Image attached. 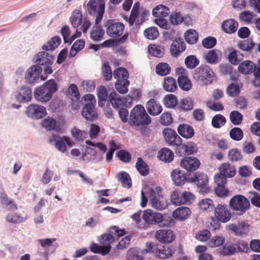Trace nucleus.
<instances>
[{"label":"nucleus","mask_w":260,"mask_h":260,"mask_svg":"<svg viewBox=\"0 0 260 260\" xmlns=\"http://www.w3.org/2000/svg\"><path fill=\"white\" fill-rule=\"evenodd\" d=\"M87 9L90 14L95 16V24L90 31V38L94 41H100L105 35L104 29L99 25L104 13V3L102 0L98 2L89 1L87 5Z\"/></svg>","instance_id":"1"},{"label":"nucleus","mask_w":260,"mask_h":260,"mask_svg":"<svg viewBox=\"0 0 260 260\" xmlns=\"http://www.w3.org/2000/svg\"><path fill=\"white\" fill-rule=\"evenodd\" d=\"M143 189L141 191V203L142 207L146 206L149 200V204L154 208L162 210L167 207L168 204L166 199L161 194L160 187L149 188Z\"/></svg>","instance_id":"2"},{"label":"nucleus","mask_w":260,"mask_h":260,"mask_svg":"<svg viewBox=\"0 0 260 260\" xmlns=\"http://www.w3.org/2000/svg\"><path fill=\"white\" fill-rule=\"evenodd\" d=\"M57 90V83L54 80L51 79L46 82L36 90L35 96L38 101L47 102L50 100L52 94Z\"/></svg>","instance_id":"3"},{"label":"nucleus","mask_w":260,"mask_h":260,"mask_svg":"<svg viewBox=\"0 0 260 260\" xmlns=\"http://www.w3.org/2000/svg\"><path fill=\"white\" fill-rule=\"evenodd\" d=\"M142 217L143 220L148 223L159 224L162 226H171L174 224V220L170 217H164L161 213L150 209L144 211Z\"/></svg>","instance_id":"4"},{"label":"nucleus","mask_w":260,"mask_h":260,"mask_svg":"<svg viewBox=\"0 0 260 260\" xmlns=\"http://www.w3.org/2000/svg\"><path fill=\"white\" fill-rule=\"evenodd\" d=\"M150 122L151 118L146 113L144 107L138 105L132 110L129 116V123L131 125H147Z\"/></svg>","instance_id":"5"},{"label":"nucleus","mask_w":260,"mask_h":260,"mask_svg":"<svg viewBox=\"0 0 260 260\" xmlns=\"http://www.w3.org/2000/svg\"><path fill=\"white\" fill-rule=\"evenodd\" d=\"M215 218H212L210 224L213 230H216L220 226L219 222H227L231 218V213L227 205L218 204L214 208Z\"/></svg>","instance_id":"6"},{"label":"nucleus","mask_w":260,"mask_h":260,"mask_svg":"<svg viewBox=\"0 0 260 260\" xmlns=\"http://www.w3.org/2000/svg\"><path fill=\"white\" fill-rule=\"evenodd\" d=\"M156 248L153 243L147 242L145 248L143 249H129L127 254V258L128 260H143L144 258H148L150 254L155 255Z\"/></svg>","instance_id":"7"},{"label":"nucleus","mask_w":260,"mask_h":260,"mask_svg":"<svg viewBox=\"0 0 260 260\" xmlns=\"http://www.w3.org/2000/svg\"><path fill=\"white\" fill-rule=\"evenodd\" d=\"M193 79L198 81L201 85L211 84L215 80V77L212 70L207 66H201L196 70Z\"/></svg>","instance_id":"8"},{"label":"nucleus","mask_w":260,"mask_h":260,"mask_svg":"<svg viewBox=\"0 0 260 260\" xmlns=\"http://www.w3.org/2000/svg\"><path fill=\"white\" fill-rule=\"evenodd\" d=\"M91 25L89 20L85 19L80 29H77L74 34L71 35L69 27L64 25L61 29V34L65 43L71 44L75 39L81 36L82 31L86 32Z\"/></svg>","instance_id":"9"},{"label":"nucleus","mask_w":260,"mask_h":260,"mask_svg":"<svg viewBox=\"0 0 260 260\" xmlns=\"http://www.w3.org/2000/svg\"><path fill=\"white\" fill-rule=\"evenodd\" d=\"M110 232L111 234H105L101 236L100 239V242L103 245L102 253L106 254L110 250V244L113 241L114 238L111 234L115 236L120 237L124 235V231L123 230H119L116 226H113L110 228Z\"/></svg>","instance_id":"10"},{"label":"nucleus","mask_w":260,"mask_h":260,"mask_svg":"<svg viewBox=\"0 0 260 260\" xmlns=\"http://www.w3.org/2000/svg\"><path fill=\"white\" fill-rule=\"evenodd\" d=\"M49 143L61 153H64L67 149V145L72 147L74 142L71 139L66 136H61L58 134L51 135L49 139Z\"/></svg>","instance_id":"11"},{"label":"nucleus","mask_w":260,"mask_h":260,"mask_svg":"<svg viewBox=\"0 0 260 260\" xmlns=\"http://www.w3.org/2000/svg\"><path fill=\"white\" fill-rule=\"evenodd\" d=\"M34 60L40 66L43 67L45 74H51L52 73L53 56L52 55L44 51L39 52L35 57Z\"/></svg>","instance_id":"12"},{"label":"nucleus","mask_w":260,"mask_h":260,"mask_svg":"<svg viewBox=\"0 0 260 260\" xmlns=\"http://www.w3.org/2000/svg\"><path fill=\"white\" fill-rule=\"evenodd\" d=\"M110 102L114 108H121L122 107H130L132 105L133 99L130 96L122 98L118 93L113 91L109 96Z\"/></svg>","instance_id":"13"},{"label":"nucleus","mask_w":260,"mask_h":260,"mask_svg":"<svg viewBox=\"0 0 260 260\" xmlns=\"http://www.w3.org/2000/svg\"><path fill=\"white\" fill-rule=\"evenodd\" d=\"M43 69L38 65H34L29 68L25 72V80L29 84H35L38 82L40 78L42 81L46 80V78L41 75Z\"/></svg>","instance_id":"14"},{"label":"nucleus","mask_w":260,"mask_h":260,"mask_svg":"<svg viewBox=\"0 0 260 260\" xmlns=\"http://www.w3.org/2000/svg\"><path fill=\"white\" fill-rule=\"evenodd\" d=\"M230 206L234 210L243 212L249 208L250 204L248 200L244 196L237 195L231 199Z\"/></svg>","instance_id":"15"},{"label":"nucleus","mask_w":260,"mask_h":260,"mask_svg":"<svg viewBox=\"0 0 260 260\" xmlns=\"http://www.w3.org/2000/svg\"><path fill=\"white\" fill-rule=\"evenodd\" d=\"M107 34L113 38H116L122 35L124 29L123 23L118 22H114L110 20L106 24Z\"/></svg>","instance_id":"16"},{"label":"nucleus","mask_w":260,"mask_h":260,"mask_svg":"<svg viewBox=\"0 0 260 260\" xmlns=\"http://www.w3.org/2000/svg\"><path fill=\"white\" fill-rule=\"evenodd\" d=\"M25 113L31 118L39 119L45 116L47 112L46 108L43 106L31 104L26 108Z\"/></svg>","instance_id":"17"},{"label":"nucleus","mask_w":260,"mask_h":260,"mask_svg":"<svg viewBox=\"0 0 260 260\" xmlns=\"http://www.w3.org/2000/svg\"><path fill=\"white\" fill-rule=\"evenodd\" d=\"M176 73L178 75V83L180 87L185 91L191 89L192 84L188 78L187 71L183 68H178L176 69Z\"/></svg>","instance_id":"18"},{"label":"nucleus","mask_w":260,"mask_h":260,"mask_svg":"<svg viewBox=\"0 0 260 260\" xmlns=\"http://www.w3.org/2000/svg\"><path fill=\"white\" fill-rule=\"evenodd\" d=\"M14 96L20 103L29 102L31 99V90L27 86H22L14 92Z\"/></svg>","instance_id":"19"},{"label":"nucleus","mask_w":260,"mask_h":260,"mask_svg":"<svg viewBox=\"0 0 260 260\" xmlns=\"http://www.w3.org/2000/svg\"><path fill=\"white\" fill-rule=\"evenodd\" d=\"M191 179L192 181L196 183L201 192L202 193H206L208 191V178L206 174L197 172L193 175Z\"/></svg>","instance_id":"20"},{"label":"nucleus","mask_w":260,"mask_h":260,"mask_svg":"<svg viewBox=\"0 0 260 260\" xmlns=\"http://www.w3.org/2000/svg\"><path fill=\"white\" fill-rule=\"evenodd\" d=\"M229 229L236 236L244 237L248 235L250 231L249 225L245 221H241L237 224H232L229 225Z\"/></svg>","instance_id":"21"},{"label":"nucleus","mask_w":260,"mask_h":260,"mask_svg":"<svg viewBox=\"0 0 260 260\" xmlns=\"http://www.w3.org/2000/svg\"><path fill=\"white\" fill-rule=\"evenodd\" d=\"M162 134L166 141L169 144L178 146L181 144V139L175 131L166 128Z\"/></svg>","instance_id":"22"},{"label":"nucleus","mask_w":260,"mask_h":260,"mask_svg":"<svg viewBox=\"0 0 260 260\" xmlns=\"http://www.w3.org/2000/svg\"><path fill=\"white\" fill-rule=\"evenodd\" d=\"M85 19L89 20L87 18H83L81 11L76 9L72 12L69 21L73 28L80 29Z\"/></svg>","instance_id":"23"},{"label":"nucleus","mask_w":260,"mask_h":260,"mask_svg":"<svg viewBox=\"0 0 260 260\" xmlns=\"http://www.w3.org/2000/svg\"><path fill=\"white\" fill-rule=\"evenodd\" d=\"M139 4L136 3L132 9L131 14L129 19V23L130 25L133 24L134 23L137 22V24L141 23L143 20V17L147 15V12L145 11L140 16V13L139 11Z\"/></svg>","instance_id":"24"},{"label":"nucleus","mask_w":260,"mask_h":260,"mask_svg":"<svg viewBox=\"0 0 260 260\" xmlns=\"http://www.w3.org/2000/svg\"><path fill=\"white\" fill-rule=\"evenodd\" d=\"M156 239L161 243H169L174 239V236L170 230H160L155 233Z\"/></svg>","instance_id":"25"},{"label":"nucleus","mask_w":260,"mask_h":260,"mask_svg":"<svg viewBox=\"0 0 260 260\" xmlns=\"http://www.w3.org/2000/svg\"><path fill=\"white\" fill-rule=\"evenodd\" d=\"M199 160L195 157H186L180 161L181 166L187 171H193L200 166Z\"/></svg>","instance_id":"26"},{"label":"nucleus","mask_w":260,"mask_h":260,"mask_svg":"<svg viewBox=\"0 0 260 260\" xmlns=\"http://www.w3.org/2000/svg\"><path fill=\"white\" fill-rule=\"evenodd\" d=\"M185 50V44L182 39L176 38L173 41L170 49L173 56L177 57Z\"/></svg>","instance_id":"27"},{"label":"nucleus","mask_w":260,"mask_h":260,"mask_svg":"<svg viewBox=\"0 0 260 260\" xmlns=\"http://www.w3.org/2000/svg\"><path fill=\"white\" fill-rule=\"evenodd\" d=\"M191 215L190 209L186 207L177 208L173 213V217L176 220L183 221L187 219Z\"/></svg>","instance_id":"28"},{"label":"nucleus","mask_w":260,"mask_h":260,"mask_svg":"<svg viewBox=\"0 0 260 260\" xmlns=\"http://www.w3.org/2000/svg\"><path fill=\"white\" fill-rule=\"evenodd\" d=\"M61 42V39L60 37L54 36L52 37L43 45L42 49L47 51L52 52L58 48Z\"/></svg>","instance_id":"29"},{"label":"nucleus","mask_w":260,"mask_h":260,"mask_svg":"<svg viewBox=\"0 0 260 260\" xmlns=\"http://www.w3.org/2000/svg\"><path fill=\"white\" fill-rule=\"evenodd\" d=\"M146 108L148 113L152 116L159 115L162 110L161 106L154 99H150L148 101Z\"/></svg>","instance_id":"30"},{"label":"nucleus","mask_w":260,"mask_h":260,"mask_svg":"<svg viewBox=\"0 0 260 260\" xmlns=\"http://www.w3.org/2000/svg\"><path fill=\"white\" fill-rule=\"evenodd\" d=\"M173 254L172 250L167 246H156L155 256L159 258L165 259L171 257Z\"/></svg>","instance_id":"31"},{"label":"nucleus","mask_w":260,"mask_h":260,"mask_svg":"<svg viewBox=\"0 0 260 260\" xmlns=\"http://www.w3.org/2000/svg\"><path fill=\"white\" fill-rule=\"evenodd\" d=\"M27 218V215L18 213H9L6 217V220L13 223H20L25 222Z\"/></svg>","instance_id":"32"},{"label":"nucleus","mask_w":260,"mask_h":260,"mask_svg":"<svg viewBox=\"0 0 260 260\" xmlns=\"http://www.w3.org/2000/svg\"><path fill=\"white\" fill-rule=\"evenodd\" d=\"M171 177L174 183L178 186L183 184L186 180L184 172L178 169L172 171Z\"/></svg>","instance_id":"33"},{"label":"nucleus","mask_w":260,"mask_h":260,"mask_svg":"<svg viewBox=\"0 0 260 260\" xmlns=\"http://www.w3.org/2000/svg\"><path fill=\"white\" fill-rule=\"evenodd\" d=\"M255 68L253 62L249 60H245L241 63L239 66V70L240 72L244 74H248L254 72Z\"/></svg>","instance_id":"34"},{"label":"nucleus","mask_w":260,"mask_h":260,"mask_svg":"<svg viewBox=\"0 0 260 260\" xmlns=\"http://www.w3.org/2000/svg\"><path fill=\"white\" fill-rule=\"evenodd\" d=\"M82 115L87 120L92 121L96 119L98 115L95 107L88 106L83 107L82 111Z\"/></svg>","instance_id":"35"},{"label":"nucleus","mask_w":260,"mask_h":260,"mask_svg":"<svg viewBox=\"0 0 260 260\" xmlns=\"http://www.w3.org/2000/svg\"><path fill=\"white\" fill-rule=\"evenodd\" d=\"M179 134L184 138H190L194 135V130L188 124H181L178 127Z\"/></svg>","instance_id":"36"},{"label":"nucleus","mask_w":260,"mask_h":260,"mask_svg":"<svg viewBox=\"0 0 260 260\" xmlns=\"http://www.w3.org/2000/svg\"><path fill=\"white\" fill-rule=\"evenodd\" d=\"M219 173L226 177H232L236 174L235 168L228 163H224L219 168Z\"/></svg>","instance_id":"37"},{"label":"nucleus","mask_w":260,"mask_h":260,"mask_svg":"<svg viewBox=\"0 0 260 260\" xmlns=\"http://www.w3.org/2000/svg\"><path fill=\"white\" fill-rule=\"evenodd\" d=\"M157 156L160 160L169 162L173 159L174 153L169 149L164 148L158 152Z\"/></svg>","instance_id":"38"},{"label":"nucleus","mask_w":260,"mask_h":260,"mask_svg":"<svg viewBox=\"0 0 260 260\" xmlns=\"http://www.w3.org/2000/svg\"><path fill=\"white\" fill-rule=\"evenodd\" d=\"M169 9L162 5L157 6L152 10L153 15L157 18L166 17L169 15Z\"/></svg>","instance_id":"39"},{"label":"nucleus","mask_w":260,"mask_h":260,"mask_svg":"<svg viewBox=\"0 0 260 260\" xmlns=\"http://www.w3.org/2000/svg\"><path fill=\"white\" fill-rule=\"evenodd\" d=\"M238 26V23L234 19H229L224 21L222 24L223 30L227 33H233L236 31Z\"/></svg>","instance_id":"40"},{"label":"nucleus","mask_w":260,"mask_h":260,"mask_svg":"<svg viewBox=\"0 0 260 260\" xmlns=\"http://www.w3.org/2000/svg\"><path fill=\"white\" fill-rule=\"evenodd\" d=\"M180 148H179V152L182 153L184 154H191L196 152L197 151V147L196 145L193 143H188L186 144H183L180 146H179Z\"/></svg>","instance_id":"41"},{"label":"nucleus","mask_w":260,"mask_h":260,"mask_svg":"<svg viewBox=\"0 0 260 260\" xmlns=\"http://www.w3.org/2000/svg\"><path fill=\"white\" fill-rule=\"evenodd\" d=\"M97 95L99 98V106L103 107L105 106L108 99V94L107 89L103 86L98 87Z\"/></svg>","instance_id":"42"},{"label":"nucleus","mask_w":260,"mask_h":260,"mask_svg":"<svg viewBox=\"0 0 260 260\" xmlns=\"http://www.w3.org/2000/svg\"><path fill=\"white\" fill-rule=\"evenodd\" d=\"M117 178L123 187L128 188L131 187L132 181L129 175L127 173L121 172L117 175Z\"/></svg>","instance_id":"43"},{"label":"nucleus","mask_w":260,"mask_h":260,"mask_svg":"<svg viewBox=\"0 0 260 260\" xmlns=\"http://www.w3.org/2000/svg\"><path fill=\"white\" fill-rule=\"evenodd\" d=\"M0 200L2 204L5 208L9 210L16 209V205L13 203V201L9 199L5 193H1Z\"/></svg>","instance_id":"44"},{"label":"nucleus","mask_w":260,"mask_h":260,"mask_svg":"<svg viewBox=\"0 0 260 260\" xmlns=\"http://www.w3.org/2000/svg\"><path fill=\"white\" fill-rule=\"evenodd\" d=\"M199 208L201 210L212 211L214 208L213 202L210 199H204L201 200L198 204Z\"/></svg>","instance_id":"45"},{"label":"nucleus","mask_w":260,"mask_h":260,"mask_svg":"<svg viewBox=\"0 0 260 260\" xmlns=\"http://www.w3.org/2000/svg\"><path fill=\"white\" fill-rule=\"evenodd\" d=\"M177 84L175 80L172 77L166 78L164 82V89L169 92H174L177 88Z\"/></svg>","instance_id":"46"},{"label":"nucleus","mask_w":260,"mask_h":260,"mask_svg":"<svg viewBox=\"0 0 260 260\" xmlns=\"http://www.w3.org/2000/svg\"><path fill=\"white\" fill-rule=\"evenodd\" d=\"M113 76L117 81H122L127 79L128 77V74L127 70L124 68H118L114 71Z\"/></svg>","instance_id":"47"},{"label":"nucleus","mask_w":260,"mask_h":260,"mask_svg":"<svg viewBox=\"0 0 260 260\" xmlns=\"http://www.w3.org/2000/svg\"><path fill=\"white\" fill-rule=\"evenodd\" d=\"M163 101L165 106L169 108H175L178 104L176 96L173 94H169L165 96Z\"/></svg>","instance_id":"48"},{"label":"nucleus","mask_w":260,"mask_h":260,"mask_svg":"<svg viewBox=\"0 0 260 260\" xmlns=\"http://www.w3.org/2000/svg\"><path fill=\"white\" fill-rule=\"evenodd\" d=\"M42 126L48 131H51L56 127V121L52 117H47L41 122Z\"/></svg>","instance_id":"49"},{"label":"nucleus","mask_w":260,"mask_h":260,"mask_svg":"<svg viewBox=\"0 0 260 260\" xmlns=\"http://www.w3.org/2000/svg\"><path fill=\"white\" fill-rule=\"evenodd\" d=\"M181 194V191L180 190H175L174 191L171 196V200L172 203L176 205L179 206L183 205V201L182 200V197Z\"/></svg>","instance_id":"50"},{"label":"nucleus","mask_w":260,"mask_h":260,"mask_svg":"<svg viewBox=\"0 0 260 260\" xmlns=\"http://www.w3.org/2000/svg\"><path fill=\"white\" fill-rule=\"evenodd\" d=\"M170 72V67L167 63H159L156 67V72L160 76L167 75Z\"/></svg>","instance_id":"51"},{"label":"nucleus","mask_w":260,"mask_h":260,"mask_svg":"<svg viewBox=\"0 0 260 260\" xmlns=\"http://www.w3.org/2000/svg\"><path fill=\"white\" fill-rule=\"evenodd\" d=\"M186 41L189 44L196 43L198 39V36L196 30L189 29L185 34Z\"/></svg>","instance_id":"52"},{"label":"nucleus","mask_w":260,"mask_h":260,"mask_svg":"<svg viewBox=\"0 0 260 260\" xmlns=\"http://www.w3.org/2000/svg\"><path fill=\"white\" fill-rule=\"evenodd\" d=\"M136 167L139 172L143 176H146L148 173V167L142 158H139L136 162Z\"/></svg>","instance_id":"53"},{"label":"nucleus","mask_w":260,"mask_h":260,"mask_svg":"<svg viewBox=\"0 0 260 260\" xmlns=\"http://www.w3.org/2000/svg\"><path fill=\"white\" fill-rule=\"evenodd\" d=\"M242 59V54L236 50L232 51L229 55L230 61L234 64H238Z\"/></svg>","instance_id":"54"},{"label":"nucleus","mask_w":260,"mask_h":260,"mask_svg":"<svg viewBox=\"0 0 260 260\" xmlns=\"http://www.w3.org/2000/svg\"><path fill=\"white\" fill-rule=\"evenodd\" d=\"M148 51L151 55L157 57H160L164 54L163 49L160 46L156 45H149Z\"/></svg>","instance_id":"55"},{"label":"nucleus","mask_w":260,"mask_h":260,"mask_svg":"<svg viewBox=\"0 0 260 260\" xmlns=\"http://www.w3.org/2000/svg\"><path fill=\"white\" fill-rule=\"evenodd\" d=\"M224 241V238L221 236H215L210 239L208 245L210 247H218L221 245Z\"/></svg>","instance_id":"56"},{"label":"nucleus","mask_w":260,"mask_h":260,"mask_svg":"<svg viewBox=\"0 0 260 260\" xmlns=\"http://www.w3.org/2000/svg\"><path fill=\"white\" fill-rule=\"evenodd\" d=\"M129 85V81L127 80H123L120 82L117 81L115 83V88L120 93H125L127 92V86Z\"/></svg>","instance_id":"57"},{"label":"nucleus","mask_w":260,"mask_h":260,"mask_svg":"<svg viewBox=\"0 0 260 260\" xmlns=\"http://www.w3.org/2000/svg\"><path fill=\"white\" fill-rule=\"evenodd\" d=\"M82 89L88 92H91L95 89V83L92 80H84L81 83Z\"/></svg>","instance_id":"58"},{"label":"nucleus","mask_w":260,"mask_h":260,"mask_svg":"<svg viewBox=\"0 0 260 260\" xmlns=\"http://www.w3.org/2000/svg\"><path fill=\"white\" fill-rule=\"evenodd\" d=\"M144 34L147 39L154 40L158 36L159 33L156 27H152L146 29Z\"/></svg>","instance_id":"59"},{"label":"nucleus","mask_w":260,"mask_h":260,"mask_svg":"<svg viewBox=\"0 0 260 260\" xmlns=\"http://www.w3.org/2000/svg\"><path fill=\"white\" fill-rule=\"evenodd\" d=\"M220 54L219 52L216 50H212L206 55V59L211 63H215L218 61V56Z\"/></svg>","instance_id":"60"},{"label":"nucleus","mask_w":260,"mask_h":260,"mask_svg":"<svg viewBox=\"0 0 260 260\" xmlns=\"http://www.w3.org/2000/svg\"><path fill=\"white\" fill-rule=\"evenodd\" d=\"M238 251L237 246L232 243H226L223 246L222 253L224 255L233 254Z\"/></svg>","instance_id":"61"},{"label":"nucleus","mask_w":260,"mask_h":260,"mask_svg":"<svg viewBox=\"0 0 260 260\" xmlns=\"http://www.w3.org/2000/svg\"><path fill=\"white\" fill-rule=\"evenodd\" d=\"M68 93L72 100L76 101L79 99V93L78 88L75 84H72L70 85L68 90Z\"/></svg>","instance_id":"62"},{"label":"nucleus","mask_w":260,"mask_h":260,"mask_svg":"<svg viewBox=\"0 0 260 260\" xmlns=\"http://www.w3.org/2000/svg\"><path fill=\"white\" fill-rule=\"evenodd\" d=\"M225 118L221 115H216L212 119V125L216 128H219L223 125L225 123Z\"/></svg>","instance_id":"63"},{"label":"nucleus","mask_w":260,"mask_h":260,"mask_svg":"<svg viewBox=\"0 0 260 260\" xmlns=\"http://www.w3.org/2000/svg\"><path fill=\"white\" fill-rule=\"evenodd\" d=\"M252 204L260 208V193L255 191L250 192L248 196Z\"/></svg>","instance_id":"64"}]
</instances>
